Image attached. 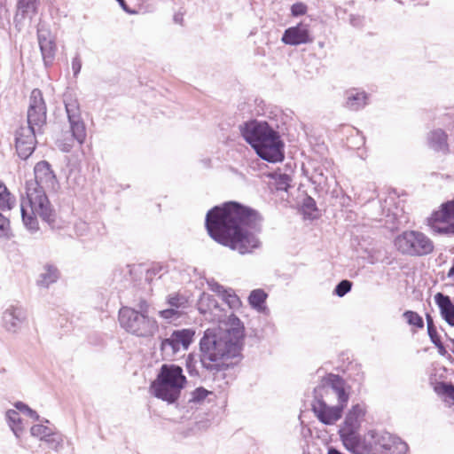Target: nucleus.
<instances>
[{
  "instance_id": "nucleus-28",
  "label": "nucleus",
  "mask_w": 454,
  "mask_h": 454,
  "mask_svg": "<svg viewBox=\"0 0 454 454\" xmlns=\"http://www.w3.org/2000/svg\"><path fill=\"white\" fill-rule=\"evenodd\" d=\"M15 197L9 192L6 185L0 180V209L11 210L15 205Z\"/></svg>"
},
{
  "instance_id": "nucleus-1",
  "label": "nucleus",
  "mask_w": 454,
  "mask_h": 454,
  "mask_svg": "<svg viewBox=\"0 0 454 454\" xmlns=\"http://www.w3.org/2000/svg\"><path fill=\"white\" fill-rule=\"evenodd\" d=\"M205 225L214 240L240 254H251L261 246L256 235L261 230L260 215L255 210L237 202L210 209Z\"/></svg>"
},
{
  "instance_id": "nucleus-42",
  "label": "nucleus",
  "mask_w": 454,
  "mask_h": 454,
  "mask_svg": "<svg viewBox=\"0 0 454 454\" xmlns=\"http://www.w3.org/2000/svg\"><path fill=\"white\" fill-rule=\"evenodd\" d=\"M81 68H82L81 59L78 56H76L72 60V70H73L74 76H76L80 73Z\"/></svg>"
},
{
  "instance_id": "nucleus-48",
  "label": "nucleus",
  "mask_w": 454,
  "mask_h": 454,
  "mask_svg": "<svg viewBox=\"0 0 454 454\" xmlns=\"http://www.w3.org/2000/svg\"><path fill=\"white\" fill-rule=\"evenodd\" d=\"M427 331L435 329L433 318L429 315H427Z\"/></svg>"
},
{
  "instance_id": "nucleus-27",
  "label": "nucleus",
  "mask_w": 454,
  "mask_h": 454,
  "mask_svg": "<svg viewBox=\"0 0 454 454\" xmlns=\"http://www.w3.org/2000/svg\"><path fill=\"white\" fill-rule=\"evenodd\" d=\"M36 7L37 0H19L16 19L20 16L31 19L36 12Z\"/></svg>"
},
{
  "instance_id": "nucleus-26",
  "label": "nucleus",
  "mask_w": 454,
  "mask_h": 454,
  "mask_svg": "<svg viewBox=\"0 0 454 454\" xmlns=\"http://www.w3.org/2000/svg\"><path fill=\"white\" fill-rule=\"evenodd\" d=\"M5 417L13 434L17 438H20L25 429L20 413L16 410H8Z\"/></svg>"
},
{
  "instance_id": "nucleus-49",
  "label": "nucleus",
  "mask_w": 454,
  "mask_h": 454,
  "mask_svg": "<svg viewBox=\"0 0 454 454\" xmlns=\"http://www.w3.org/2000/svg\"><path fill=\"white\" fill-rule=\"evenodd\" d=\"M27 415L29 416L30 418H32L34 420L40 419V416L37 414V412L35 411L34 410H32L31 408L28 411V412L27 413Z\"/></svg>"
},
{
  "instance_id": "nucleus-32",
  "label": "nucleus",
  "mask_w": 454,
  "mask_h": 454,
  "mask_svg": "<svg viewBox=\"0 0 454 454\" xmlns=\"http://www.w3.org/2000/svg\"><path fill=\"white\" fill-rule=\"evenodd\" d=\"M158 315L162 319L171 323L178 320L182 317V311L169 307L168 309L160 310Z\"/></svg>"
},
{
  "instance_id": "nucleus-45",
  "label": "nucleus",
  "mask_w": 454,
  "mask_h": 454,
  "mask_svg": "<svg viewBox=\"0 0 454 454\" xmlns=\"http://www.w3.org/2000/svg\"><path fill=\"white\" fill-rule=\"evenodd\" d=\"M17 411H21V412H24V413H27L28 411L30 410V408L24 403L22 402H17L15 404H14Z\"/></svg>"
},
{
  "instance_id": "nucleus-41",
  "label": "nucleus",
  "mask_w": 454,
  "mask_h": 454,
  "mask_svg": "<svg viewBox=\"0 0 454 454\" xmlns=\"http://www.w3.org/2000/svg\"><path fill=\"white\" fill-rule=\"evenodd\" d=\"M307 5L303 3L298 2L291 6V14L294 17L304 15L307 12Z\"/></svg>"
},
{
  "instance_id": "nucleus-51",
  "label": "nucleus",
  "mask_w": 454,
  "mask_h": 454,
  "mask_svg": "<svg viewBox=\"0 0 454 454\" xmlns=\"http://www.w3.org/2000/svg\"><path fill=\"white\" fill-rule=\"evenodd\" d=\"M390 214H392L394 219L396 220L399 223V221H398V213L397 212H391V210L388 208L387 215L388 216V215H390Z\"/></svg>"
},
{
  "instance_id": "nucleus-20",
  "label": "nucleus",
  "mask_w": 454,
  "mask_h": 454,
  "mask_svg": "<svg viewBox=\"0 0 454 454\" xmlns=\"http://www.w3.org/2000/svg\"><path fill=\"white\" fill-rule=\"evenodd\" d=\"M31 435L39 438L41 441H45L51 444V447L58 450L62 443L60 437L56 436L53 430L46 426L37 424L31 427Z\"/></svg>"
},
{
  "instance_id": "nucleus-40",
  "label": "nucleus",
  "mask_w": 454,
  "mask_h": 454,
  "mask_svg": "<svg viewBox=\"0 0 454 454\" xmlns=\"http://www.w3.org/2000/svg\"><path fill=\"white\" fill-rule=\"evenodd\" d=\"M209 394L210 392L207 389L203 387H198L192 393L191 401L200 403L203 401Z\"/></svg>"
},
{
  "instance_id": "nucleus-31",
  "label": "nucleus",
  "mask_w": 454,
  "mask_h": 454,
  "mask_svg": "<svg viewBox=\"0 0 454 454\" xmlns=\"http://www.w3.org/2000/svg\"><path fill=\"white\" fill-rule=\"evenodd\" d=\"M434 390L439 395L454 401V386L451 384L445 382L438 383L434 387Z\"/></svg>"
},
{
  "instance_id": "nucleus-17",
  "label": "nucleus",
  "mask_w": 454,
  "mask_h": 454,
  "mask_svg": "<svg viewBox=\"0 0 454 454\" xmlns=\"http://www.w3.org/2000/svg\"><path fill=\"white\" fill-rule=\"evenodd\" d=\"M339 434L346 450L352 454H364L367 451V447L359 430L339 429Z\"/></svg>"
},
{
  "instance_id": "nucleus-37",
  "label": "nucleus",
  "mask_w": 454,
  "mask_h": 454,
  "mask_svg": "<svg viewBox=\"0 0 454 454\" xmlns=\"http://www.w3.org/2000/svg\"><path fill=\"white\" fill-rule=\"evenodd\" d=\"M352 287V283L349 280H341L335 287L334 294L339 297L346 295Z\"/></svg>"
},
{
  "instance_id": "nucleus-36",
  "label": "nucleus",
  "mask_w": 454,
  "mask_h": 454,
  "mask_svg": "<svg viewBox=\"0 0 454 454\" xmlns=\"http://www.w3.org/2000/svg\"><path fill=\"white\" fill-rule=\"evenodd\" d=\"M395 441V444H392L391 448L388 449L385 454H406L408 450L406 442L402 441L400 438Z\"/></svg>"
},
{
  "instance_id": "nucleus-9",
  "label": "nucleus",
  "mask_w": 454,
  "mask_h": 454,
  "mask_svg": "<svg viewBox=\"0 0 454 454\" xmlns=\"http://www.w3.org/2000/svg\"><path fill=\"white\" fill-rule=\"evenodd\" d=\"M430 229L438 234L454 235V201L450 200L441 205L427 219Z\"/></svg>"
},
{
  "instance_id": "nucleus-38",
  "label": "nucleus",
  "mask_w": 454,
  "mask_h": 454,
  "mask_svg": "<svg viewBox=\"0 0 454 454\" xmlns=\"http://www.w3.org/2000/svg\"><path fill=\"white\" fill-rule=\"evenodd\" d=\"M291 181H292V178L289 175L278 174L276 176L277 188L278 190L286 191L287 188L290 186Z\"/></svg>"
},
{
  "instance_id": "nucleus-7",
  "label": "nucleus",
  "mask_w": 454,
  "mask_h": 454,
  "mask_svg": "<svg viewBox=\"0 0 454 454\" xmlns=\"http://www.w3.org/2000/svg\"><path fill=\"white\" fill-rule=\"evenodd\" d=\"M186 382L180 366L162 364L156 379L151 383L150 393L168 403H174L180 397Z\"/></svg>"
},
{
  "instance_id": "nucleus-13",
  "label": "nucleus",
  "mask_w": 454,
  "mask_h": 454,
  "mask_svg": "<svg viewBox=\"0 0 454 454\" xmlns=\"http://www.w3.org/2000/svg\"><path fill=\"white\" fill-rule=\"evenodd\" d=\"M36 132L34 126H20L15 131V148L20 159L27 160L33 153L36 145Z\"/></svg>"
},
{
  "instance_id": "nucleus-53",
  "label": "nucleus",
  "mask_w": 454,
  "mask_h": 454,
  "mask_svg": "<svg viewBox=\"0 0 454 454\" xmlns=\"http://www.w3.org/2000/svg\"><path fill=\"white\" fill-rule=\"evenodd\" d=\"M117 1H118V2L121 4V5L124 8V6H125V2H124V0H117Z\"/></svg>"
},
{
  "instance_id": "nucleus-43",
  "label": "nucleus",
  "mask_w": 454,
  "mask_h": 454,
  "mask_svg": "<svg viewBox=\"0 0 454 454\" xmlns=\"http://www.w3.org/2000/svg\"><path fill=\"white\" fill-rule=\"evenodd\" d=\"M427 333H428V335H429V338H430L431 341L434 345H436V343L442 342L441 337L438 334L436 328L433 329V330H430V331H427Z\"/></svg>"
},
{
  "instance_id": "nucleus-8",
  "label": "nucleus",
  "mask_w": 454,
  "mask_h": 454,
  "mask_svg": "<svg viewBox=\"0 0 454 454\" xmlns=\"http://www.w3.org/2000/svg\"><path fill=\"white\" fill-rule=\"evenodd\" d=\"M396 249L403 254L426 255L434 250L432 240L424 233L406 231L395 239Z\"/></svg>"
},
{
  "instance_id": "nucleus-12",
  "label": "nucleus",
  "mask_w": 454,
  "mask_h": 454,
  "mask_svg": "<svg viewBox=\"0 0 454 454\" xmlns=\"http://www.w3.org/2000/svg\"><path fill=\"white\" fill-rule=\"evenodd\" d=\"M46 122V105L40 90H32L27 109V125L39 130Z\"/></svg>"
},
{
  "instance_id": "nucleus-44",
  "label": "nucleus",
  "mask_w": 454,
  "mask_h": 454,
  "mask_svg": "<svg viewBox=\"0 0 454 454\" xmlns=\"http://www.w3.org/2000/svg\"><path fill=\"white\" fill-rule=\"evenodd\" d=\"M58 146L59 148L65 152V153H68L71 151V149L73 148V144L71 142H67V143H64V142H60L59 141L58 142Z\"/></svg>"
},
{
  "instance_id": "nucleus-6",
  "label": "nucleus",
  "mask_w": 454,
  "mask_h": 454,
  "mask_svg": "<svg viewBox=\"0 0 454 454\" xmlns=\"http://www.w3.org/2000/svg\"><path fill=\"white\" fill-rule=\"evenodd\" d=\"M149 304L143 300L138 309L123 306L118 313L121 327L129 334L139 338H152L159 331L157 320L148 315Z\"/></svg>"
},
{
  "instance_id": "nucleus-35",
  "label": "nucleus",
  "mask_w": 454,
  "mask_h": 454,
  "mask_svg": "<svg viewBox=\"0 0 454 454\" xmlns=\"http://www.w3.org/2000/svg\"><path fill=\"white\" fill-rule=\"evenodd\" d=\"M310 178L314 184L326 185L327 176L325 175L323 167L315 168Z\"/></svg>"
},
{
  "instance_id": "nucleus-14",
  "label": "nucleus",
  "mask_w": 454,
  "mask_h": 454,
  "mask_svg": "<svg viewBox=\"0 0 454 454\" xmlns=\"http://www.w3.org/2000/svg\"><path fill=\"white\" fill-rule=\"evenodd\" d=\"M313 40L309 24L303 22L286 28L281 37V42L290 46L311 43Z\"/></svg>"
},
{
  "instance_id": "nucleus-4",
  "label": "nucleus",
  "mask_w": 454,
  "mask_h": 454,
  "mask_svg": "<svg viewBox=\"0 0 454 454\" xmlns=\"http://www.w3.org/2000/svg\"><path fill=\"white\" fill-rule=\"evenodd\" d=\"M312 411L325 425L335 424L342 415L349 395L345 382L337 375H330L323 387L315 389Z\"/></svg>"
},
{
  "instance_id": "nucleus-22",
  "label": "nucleus",
  "mask_w": 454,
  "mask_h": 454,
  "mask_svg": "<svg viewBox=\"0 0 454 454\" xmlns=\"http://www.w3.org/2000/svg\"><path fill=\"white\" fill-rule=\"evenodd\" d=\"M448 136L442 129L430 131L427 135L428 146L435 152L446 154L449 153Z\"/></svg>"
},
{
  "instance_id": "nucleus-30",
  "label": "nucleus",
  "mask_w": 454,
  "mask_h": 454,
  "mask_svg": "<svg viewBox=\"0 0 454 454\" xmlns=\"http://www.w3.org/2000/svg\"><path fill=\"white\" fill-rule=\"evenodd\" d=\"M167 302L170 308L181 310L187 307L188 301L183 295L173 294L168 296Z\"/></svg>"
},
{
  "instance_id": "nucleus-3",
  "label": "nucleus",
  "mask_w": 454,
  "mask_h": 454,
  "mask_svg": "<svg viewBox=\"0 0 454 454\" xmlns=\"http://www.w3.org/2000/svg\"><path fill=\"white\" fill-rule=\"evenodd\" d=\"M34 172L35 179L26 182V198H23L20 203L22 222L30 232L39 230L37 217L51 223L55 216L45 190L55 189L56 176L50 164L44 160L35 166Z\"/></svg>"
},
{
  "instance_id": "nucleus-5",
  "label": "nucleus",
  "mask_w": 454,
  "mask_h": 454,
  "mask_svg": "<svg viewBox=\"0 0 454 454\" xmlns=\"http://www.w3.org/2000/svg\"><path fill=\"white\" fill-rule=\"evenodd\" d=\"M240 132L260 158L273 163L283 160V143L267 122L256 120L245 122L240 126Z\"/></svg>"
},
{
  "instance_id": "nucleus-21",
  "label": "nucleus",
  "mask_w": 454,
  "mask_h": 454,
  "mask_svg": "<svg viewBox=\"0 0 454 454\" xmlns=\"http://www.w3.org/2000/svg\"><path fill=\"white\" fill-rule=\"evenodd\" d=\"M365 415V408L362 404L353 405L347 413L345 419L340 429L359 430L361 421Z\"/></svg>"
},
{
  "instance_id": "nucleus-18",
  "label": "nucleus",
  "mask_w": 454,
  "mask_h": 454,
  "mask_svg": "<svg viewBox=\"0 0 454 454\" xmlns=\"http://www.w3.org/2000/svg\"><path fill=\"white\" fill-rule=\"evenodd\" d=\"M207 285L209 289L212 292L217 294L231 309L236 310L241 307V301L239 297L235 294L234 290L231 288H225L223 286L220 285L213 279L208 280Z\"/></svg>"
},
{
  "instance_id": "nucleus-29",
  "label": "nucleus",
  "mask_w": 454,
  "mask_h": 454,
  "mask_svg": "<svg viewBox=\"0 0 454 454\" xmlns=\"http://www.w3.org/2000/svg\"><path fill=\"white\" fill-rule=\"evenodd\" d=\"M267 294L262 289L253 290L248 297L249 304L258 311L264 309Z\"/></svg>"
},
{
  "instance_id": "nucleus-33",
  "label": "nucleus",
  "mask_w": 454,
  "mask_h": 454,
  "mask_svg": "<svg viewBox=\"0 0 454 454\" xmlns=\"http://www.w3.org/2000/svg\"><path fill=\"white\" fill-rule=\"evenodd\" d=\"M399 437L398 436H395V435H393L387 432H385V433H382L380 434V436L379 437L378 439V444L383 449L386 450V452L387 451L388 449L391 448V445L392 444H395V440H398Z\"/></svg>"
},
{
  "instance_id": "nucleus-10",
  "label": "nucleus",
  "mask_w": 454,
  "mask_h": 454,
  "mask_svg": "<svg viewBox=\"0 0 454 454\" xmlns=\"http://www.w3.org/2000/svg\"><path fill=\"white\" fill-rule=\"evenodd\" d=\"M195 331L184 328L173 331L168 338L161 340L160 350L167 357L172 358L181 351H186L192 343Z\"/></svg>"
},
{
  "instance_id": "nucleus-34",
  "label": "nucleus",
  "mask_w": 454,
  "mask_h": 454,
  "mask_svg": "<svg viewBox=\"0 0 454 454\" xmlns=\"http://www.w3.org/2000/svg\"><path fill=\"white\" fill-rule=\"evenodd\" d=\"M403 316L409 325H414L418 328H423V318L417 312L407 310L403 313Z\"/></svg>"
},
{
  "instance_id": "nucleus-52",
  "label": "nucleus",
  "mask_w": 454,
  "mask_h": 454,
  "mask_svg": "<svg viewBox=\"0 0 454 454\" xmlns=\"http://www.w3.org/2000/svg\"><path fill=\"white\" fill-rule=\"evenodd\" d=\"M327 454H343L334 448H330Z\"/></svg>"
},
{
  "instance_id": "nucleus-15",
  "label": "nucleus",
  "mask_w": 454,
  "mask_h": 454,
  "mask_svg": "<svg viewBox=\"0 0 454 454\" xmlns=\"http://www.w3.org/2000/svg\"><path fill=\"white\" fill-rule=\"evenodd\" d=\"M197 307L206 320L225 325L227 321L225 315L213 295L203 293L198 301Z\"/></svg>"
},
{
  "instance_id": "nucleus-11",
  "label": "nucleus",
  "mask_w": 454,
  "mask_h": 454,
  "mask_svg": "<svg viewBox=\"0 0 454 454\" xmlns=\"http://www.w3.org/2000/svg\"><path fill=\"white\" fill-rule=\"evenodd\" d=\"M65 108L72 133L73 140L82 145L86 139V126L81 115L80 105L71 94H66L64 98Z\"/></svg>"
},
{
  "instance_id": "nucleus-24",
  "label": "nucleus",
  "mask_w": 454,
  "mask_h": 454,
  "mask_svg": "<svg viewBox=\"0 0 454 454\" xmlns=\"http://www.w3.org/2000/svg\"><path fill=\"white\" fill-rule=\"evenodd\" d=\"M345 105L350 110H359L367 104V95L357 89H350L345 92Z\"/></svg>"
},
{
  "instance_id": "nucleus-19",
  "label": "nucleus",
  "mask_w": 454,
  "mask_h": 454,
  "mask_svg": "<svg viewBox=\"0 0 454 454\" xmlns=\"http://www.w3.org/2000/svg\"><path fill=\"white\" fill-rule=\"evenodd\" d=\"M38 43L44 65H51L56 52V45L53 38L47 31L38 30Z\"/></svg>"
},
{
  "instance_id": "nucleus-50",
  "label": "nucleus",
  "mask_w": 454,
  "mask_h": 454,
  "mask_svg": "<svg viewBox=\"0 0 454 454\" xmlns=\"http://www.w3.org/2000/svg\"><path fill=\"white\" fill-rule=\"evenodd\" d=\"M447 278L454 280V258L452 260V266L450 268Z\"/></svg>"
},
{
  "instance_id": "nucleus-16",
  "label": "nucleus",
  "mask_w": 454,
  "mask_h": 454,
  "mask_svg": "<svg viewBox=\"0 0 454 454\" xmlns=\"http://www.w3.org/2000/svg\"><path fill=\"white\" fill-rule=\"evenodd\" d=\"M3 326L9 333L20 332L27 323L26 310L18 306H9L3 313Z\"/></svg>"
},
{
  "instance_id": "nucleus-46",
  "label": "nucleus",
  "mask_w": 454,
  "mask_h": 454,
  "mask_svg": "<svg viewBox=\"0 0 454 454\" xmlns=\"http://www.w3.org/2000/svg\"><path fill=\"white\" fill-rule=\"evenodd\" d=\"M192 363H193L192 356V355H189V356L186 360V366H187V369H188L190 374H193V372H194Z\"/></svg>"
},
{
  "instance_id": "nucleus-23",
  "label": "nucleus",
  "mask_w": 454,
  "mask_h": 454,
  "mask_svg": "<svg viewBox=\"0 0 454 454\" xmlns=\"http://www.w3.org/2000/svg\"><path fill=\"white\" fill-rule=\"evenodd\" d=\"M434 301L437 304L442 318L451 326H454V304L450 297L442 293L434 295Z\"/></svg>"
},
{
  "instance_id": "nucleus-2",
  "label": "nucleus",
  "mask_w": 454,
  "mask_h": 454,
  "mask_svg": "<svg viewBox=\"0 0 454 454\" xmlns=\"http://www.w3.org/2000/svg\"><path fill=\"white\" fill-rule=\"evenodd\" d=\"M244 338V325L231 314L225 327L207 329L199 343V357L203 369L218 372L229 366V361L239 356Z\"/></svg>"
},
{
  "instance_id": "nucleus-47",
  "label": "nucleus",
  "mask_w": 454,
  "mask_h": 454,
  "mask_svg": "<svg viewBox=\"0 0 454 454\" xmlns=\"http://www.w3.org/2000/svg\"><path fill=\"white\" fill-rule=\"evenodd\" d=\"M434 346L437 348L438 353L441 356H444L447 354V350H446L444 345L442 344V342L436 343V345H434Z\"/></svg>"
},
{
  "instance_id": "nucleus-25",
  "label": "nucleus",
  "mask_w": 454,
  "mask_h": 454,
  "mask_svg": "<svg viewBox=\"0 0 454 454\" xmlns=\"http://www.w3.org/2000/svg\"><path fill=\"white\" fill-rule=\"evenodd\" d=\"M59 278V271L58 268L52 264L47 263L42 268L36 283L40 287L48 288L51 285L57 282Z\"/></svg>"
},
{
  "instance_id": "nucleus-39",
  "label": "nucleus",
  "mask_w": 454,
  "mask_h": 454,
  "mask_svg": "<svg viewBox=\"0 0 454 454\" xmlns=\"http://www.w3.org/2000/svg\"><path fill=\"white\" fill-rule=\"evenodd\" d=\"M10 231L9 219L0 213V238H8Z\"/></svg>"
}]
</instances>
